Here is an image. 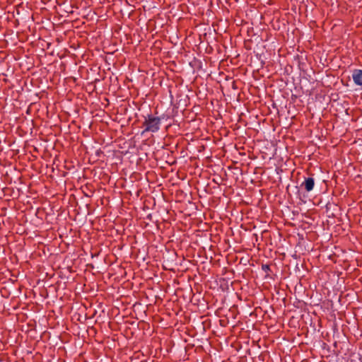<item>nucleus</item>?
<instances>
[{
    "mask_svg": "<svg viewBox=\"0 0 362 362\" xmlns=\"http://www.w3.org/2000/svg\"><path fill=\"white\" fill-rule=\"evenodd\" d=\"M170 117L167 115H163L160 117H156L152 114H148L144 116V120L142 123V127L144 128L143 134L145 132H157L160 129L161 121L163 119L168 120Z\"/></svg>",
    "mask_w": 362,
    "mask_h": 362,
    "instance_id": "nucleus-1",
    "label": "nucleus"
},
{
    "mask_svg": "<svg viewBox=\"0 0 362 362\" xmlns=\"http://www.w3.org/2000/svg\"><path fill=\"white\" fill-rule=\"evenodd\" d=\"M347 362H362V355L358 352L350 354Z\"/></svg>",
    "mask_w": 362,
    "mask_h": 362,
    "instance_id": "nucleus-4",
    "label": "nucleus"
},
{
    "mask_svg": "<svg viewBox=\"0 0 362 362\" xmlns=\"http://www.w3.org/2000/svg\"><path fill=\"white\" fill-rule=\"evenodd\" d=\"M262 269L266 273L265 277H267L269 276V272L271 271L270 266L269 264H262Z\"/></svg>",
    "mask_w": 362,
    "mask_h": 362,
    "instance_id": "nucleus-5",
    "label": "nucleus"
},
{
    "mask_svg": "<svg viewBox=\"0 0 362 362\" xmlns=\"http://www.w3.org/2000/svg\"><path fill=\"white\" fill-rule=\"evenodd\" d=\"M354 82L358 86H362V70L355 69L352 74Z\"/></svg>",
    "mask_w": 362,
    "mask_h": 362,
    "instance_id": "nucleus-3",
    "label": "nucleus"
},
{
    "mask_svg": "<svg viewBox=\"0 0 362 362\" xmlns=\"http://www.w3.org/2000/svg\"><path fill=\"white\" fill-rule=\"evenodd\" d=\"M300 186L303 187L306 192H309L312 191L315 186L314 178L311 177H305Z\"/></svg>",
    "mask_w": 362,
    "mask_h": 362,
    "instance_id": "nucleus-2",
    "label": "nucleus"
}]
</instances>
